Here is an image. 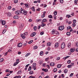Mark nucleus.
<instances>
[{
	"instance_id": "1",
	"label": "nucleus",
	"mask_w": 78,
	"mask_h": 78,
	"mask_svg": "<svg viewBox=\"0 0 78 78\" xmlns=\"http://www.w3.org/2000/svg\"><path fill=\"white\" fill-rule=\"evenodd\" d=\"M0 23H1L2 25H5L6 24V22L5 20H0Z\"/></svg>"
},
{
	"instance_id": "2",
	"label": "nucleus",
	"mask_w": 78,
	"mask_h": 78,
	"mask_svg": "<svg viewBox=\"0 0 78 78\" xmlns=\"http://www.w3.org/2000/svg\"><path fill=\"white\" fill-rule=\"evenodd\" d=\"M66 46V44L64 43H62V45H61V48L63 49V48H65V46Z\"/></svg>"
},
{
	"instance_id": "3",
	"label": "nucleus",
	"mask_w": 78,
	"mask_h": 78,
	"mask_svg": "<svg viewBox=\"0 0 78 78\" xmlns=\"http://www.w3.org/2000/svg\"><path fill=\"white\" fill-rule=\"evenodd\" d=\"M15 14L17 15L20 14V10H18L16 11L15 12Z\"/></svg>"
},
{
	"instance_id": "4",
	"label": "nucleus",
	"mask_w": 78,
	"mask_h": 78,
	"mask_svg": "<svg viewBox=\"0 0 78 78\" xmlns=\"http://www.w3.org/2000/svg\"><path fill=\"white\" fill-rule=\"evenodd\" d=\"M64 27L63 26H60L59 27V30H64Z\"/></svg>"
},
{
	"instance_id": "5",
	"label": "nucleus",
	"mask_w": 78,
	"mask_h": 78,
	"mask_svg": "<svg viewBox=\"0 0 78 78\" xmlns=\"http://www.w3.org/2000/svg\"><path fill=\"white\" fill-rule=\"evenodd\" d=\"M36 34V32H33L30 34V36L31 37H34Z\"/></svg>"
},
{
	"instance_id": "6",
	"label": "nucleus",
	"mask_w": 78,
	"mask_h": 78,
	"mask_svg": "<svg viewBox=\"0 0 78 78\" xmlns=\"http://www.w3.org/2000/svg\"><path fill=\"white\" fill-rule=\"evenodd\" d=\"M75 49L74 48H71L70 49V51L71 52H72V53H73V52L75 51Z\"/></svg>"
},
{
	"instance_id": "7",
	"label": "nucleus",
	"mask_w": 78,
	"mask_h": 78,
	"mask_svg": "<svg viewBox=\"0 0 78 78\" xmlns=\"http://www.w3.org/2000/svg\"><path fill=\"white\" fill-rule=\"evenodd\" d=\"M17 46L18 47H21L22 46V43H20L18 44Z\"/></svg>"
},
{
	"instance_id": "8",
	"label": "nucleus",
	"mask_w": 78,
	"mask_h": 78,
	"mask_svg": "<svg viewBox=\"0 0 78 78\" xmlns=\"http://www.w3.org/2000/svg\"><path fill=\"white\" fill-rule=\"evenodd\" d=\"M13 18L15 19H17L19 18V16L17 15H16L14 16Z\"/></svg>"
},
{
	"instance_id": "9",
	"label": "nucleus",
	"mask_w": 78,
	"mask_h": 78,
	"mask_svg": "<svg viewBox=\"0 0 78 78\" xmlns=\"http://www.w3.org/2000/svg\"><path fill=\"white\" fill-rule=\"evenodd\" d=\"M45 13H46V12L44 11L43 12V15H41V17L42 18H43L45 17Z\"/></svg>"
},
{
	"instance_id": "10",
	"label": "nucleus",
	"mask_w": 78,
	"mask_h": 78,
	"mask_svg": "<svg viewBox=\"0 0 78 78\" xmlns=\"http://www.w3.org/2000/svg\"><path fill=\"white\" fill-rule=\"evenodd\" d=\"M20 13H22V14L23 13V12H24V11H25V10L23 9L22 8H21L20 9Z\"/></svg>"
},
{
	"instance_id": "11",
	"label": "nucleus",
	"mask_w": 78,
	"mask_h": 78,
	"mask_svg": "<svg viewBox=\"0 0 78 78\" xmlns=\"http://www.w3.org/2000/svg\"><path fill=\"white\" fill-rule=\"evenodd\" d=\"M24 5L27 8H29L30 7V4H25Z\"/></svg>"
},
{
	"instance_id": "12",
	"label": "nucleus",
	"mask_w": 78,
	"mask_h": 78,
	"mask_svg": "<svg viewBox=\"0 0 78 78\" xmlns=\"http://www.w3.org/2000/svg\"><path fill=\"white\" fill-rule=\"evenodd\" d=\"M43 63V61L42 60H40L39 61V64H40V65H42V63Z\"/></svg>"
},
{
	"instance_id": "13",
	"label": "nucleus",
	"mask_w": 78,
	"mask_h": 78,
	"mask_svg": "<svg viewBox=\"0 0 78 78\" xmlns=\"http://www.w3.org/2000/svg\"><path fill=\"white\" fill-rule=\"evenodd\" d=\"M58 45H59V43H57L55 44V48H57V47H58Z\"/></svg>"
},
{
	"instance_id": "14",
	"label": "nucleus",
	"mask_w": 78,
	"mask_h": 78,
	"mask_svg": "<svg viewBox=\"0 0 78 78\" xmlns=\"http://www.w3.org/2000/svg\"><path fill=\"white\" fill-rule=\"evenodd\" d=\"M36 66V63H34L33 64L32 67L34 68Z\"/></svg>"
},
{
	"instance_id": "15",
	"label": "nucleus",
	"mask_w": 78,
	"mask_h": 78,
	"mask_svg": "<svg viewBox=\"0 0 78 78\" xmlns=\"http://www.w3.org/2000/svg\"><path fill=\"white\" fill-rule=\"evenodd\" d=\"M50 66H54L55 65V63L53 62H51L50 64Z\"/></svg>"
},
{
	"instance_id": "16",
	"label": "nucleus",
	"mask_w": 78,
	"mask_h": 78,
	"mask_svg": "<svg viewBox=\"0 0 78 78\" xmlns=\"http://www.w3.org/2000/svg\"><path fill=\"white\" fill-rule=\"evenodd\" d=\"M42 70H43V71H44V72H47V71H48V69H45L43 68L42 69Z\"/></svg>"
},
{
	"instance_id": "17",
	"label": "nucleus",
	"mask_w": 78,
	"mask_h": 78,
	"mask_svg": "<svg viewBox=\"0 0 78 78\" xmlns=\"http://www.w3.org/2000/svg\"><path fill=\"white\" fill-rule=\"evenodd\" d=\"M7 16H9V17H10L11 16V13L10 12H8L7 13Z\"/></svg>"
},
{
	"instance_id": "18",
	"label": "nucleus",
	"mask_w": 78,
	"mask_h": 78,
	"mask_svg": "<svg viewBox=\"0 0 78 78\" xmlns=\"http://www.w3.org/2000/svg\"><path fill=\"white\" fill-rule=\"evenodd\" d=\"M47 46H48V47H49V46H51V43L50 42L48 43H47Z\"/></svg>"
},
{
	"instance_id": "19",
	"label": "nucleus",
	"mask_w": 78,
	"mask_h": 78,
	"mask_svg": "<svg viewBox=\"0 0 78 78\" xmlns=\"http://www.w3.org/2000/svg\"><path fill=\"white\" fill-rule=\"evenodd\" d=\"M27 12H27V11L24 10L23 14H24V15H26V14H27Z\"/></svg>"
},
{
	"instance_id": "20",
	"label": "nucleus",
	"mask_w": 78,
	"mask_h": 78,
	"mask_svg": "<svg viewBox=\"0 0 78 78\" xmlns=\"http://www.w3.org/2000/svg\"><path fill=\"white\" fill-rule=\"evenodd\" d=\"M62 66V65H61V64H59L57 66V68H60V67H61Z\"/></svg>"
},
{
	"instance_id": "21",
	"label": "nucleus",
	"mask_w": 78,
	"mask_h": 78,
	"mask_svg": "<svg viewBox=\"0 0 78 78\" xmlns=\"http://www.w3.org/2000/svg\"><path fill=\"white\" fill-rule=\"evenodd\" d=\"M31 54L30 53H27L25 55L26 57H27L28 56H29V55H30Z\"/></svg>"
},
{
	"instance_id": "22",
	"label": "nucleus",
	"mask_w": 78,
	"mask_h": 78,
	"mask_svg": "<svg viewBox=\"0 0 78 78\" xmlns=\"http://www.w3.org/2000/svg\"><path fill=\"white\" fill-rule=\"evenodd\" d=\"M4 61V59L3 58H2L0 59V62H3Z\"/></svg>"
},
{
	"instance_id": "23",
	"label": "nucleus",
	"mask_w": 78,
	"mask_h": 78,
	"mask_svg": "<svg viewBox=\"0 0 78 78\" xmlns=\"http://www.w3.org/2000/svg\"><path fill=\"white\" fill-rule=\"evenodd\" d=\"M70 45H71V44L70 43H69L67 44L68 47L69 48H70Z\"/></svg>"
},
{
	"instance_id": "24",
	"label": "nucleus",
	"mask_w": 78,
	"mask_h": 78,
	"mask_svg": "<svg viewBox=\"0 0 78 78\" xmlns=\"http://www.w3.org/2000/svg\"><path fill=\"white\" fill-rule=\"evenodd\" d=\"M55 34H57V35H58V34H59V33H58V32L57 31H55Z\"/></svg>"
},
{
	"instance_id": "25",
	"label": "nucleus",
	"mask_w": 78,
	"mask_h": 78,
	"mask_svg": "<svg viewBox=\"0 0 78 78\" xmlns=\"http://www.w3.org/2000/svg\"><path fill=\"white\" fill-rule=\"evenodd\" d=\"M48 17L49 18H50V19H52L53 18V16H52L51 15H49L48 16Z\"/></svg>"
},
{
	"instance_id": "26",
	"label": "nucleus",
	"mask_w": 78,
	"mask_h": 78,
	"mask_svg": "<svg viewBox=\"0 0 78 78\" xmlns=\"http://www.w3.org/2000/svg\"><path fill=\"white\" fill-rule=\"evenodd\" d=\"M64 72H65V73H67V69H65L64 70Z\"/></svg>"
},
{
	"instance_id": "27",
	"label": "nucleus",
	"mask_w": 78,
	"mask_h": 78,
	"mask_svg": "<svg viewBox=\"0 0 78 78\" xmlns=\"http://www.w3.org/2000/svg\"><path fill=\"white\" fill-rule=\"evenodd\" d=\"M42 21L44 22H47V20L45 19H44L42 20Z\"/></svg>"
},
{
	"instance_id": "28",
	"label": "nucleus",
	"mask_w": 78,
	"mask_h": 78,
	"mask_svg": "<svg viewBox=\"0 0 78 78\" xmlns=\"http://www.w3.org/2000/svg\"><path fill=\"white\" fill-rule=\"evenodd\" d=\"M49 57H48V58H46L45 59V61H48L49 60Z\"/></svg>"
},
{
	"instance_id": "29",
	"label": "nucleus",
	"mask_w": 78,
	"mask_h": 78,
	"mask_svg": "<svg viewBox=\"0 0 78 78\" xmlns=\"http://www.w3.org/2000/svg\"><path fill=\"white\" fill-rule=\"evenodd\" d=\"M46 25V24H45L42 23L41 24V27H45V26Z\"/></svg>"
},
{
	"instance_id": "30",
	"label": "nucleus",
	"mask_w": 78,
	"mask_h": 78,
	"mask_svg": "<svg viewBox=\"0 0 78 78\" xmlns=\"http://www.w3.org/2000/svg\"><path fill=\"white\" fill-rule=\"evenodd\" d=\"M21 36L22 37V38H23V39H25V36H23V34H22L21 35Z\"/></svg>"
},
{
	"instance_id": "31",
	"label": "nucleus",
	"mask_w": 78,
	"mask_h": 78,
	"mask_svg": "<svg viewBox=\"0 0 78 78\" xmlns=\"http://www.w3.org/2000/svg\"><path fill=\"white\" fill-rule=\"evenodd\" d=\"M31 9H32V10L33 11H35V9L34 8V7H32L31 8Z\"/></svg>"
},
{
	"instance_id": "32",
	"label": "nucleus",
	"mask_w": 78,
	"mask_h": 78,
	"mask_svg": "<svg viewBox=\"0 0 78 78\" xmlns=\"http://www.w3.org/2000/svg\"><path fill=\"white\" fill-rule=\"evenodd\" d=\"M66 34L67 36H70V33L69 32H68Z\"/></svg>"
},
{
	"instance_id": "33",
	"label": "nucleus",
	"mask_w": 78,
	"mask_h": 78,
	"mask_svg": "<svg viewBox=\"0 0 78 78\" xmlns=\"http://www.w3.org/2000/svg\"><path fill=\"white\" fill-rule=\"evenodd\" d=\"M53 71L54 72H56L57 71V68H55L54 69Z\"/></svg>"
},
{
	"instance_id": "34",
	"label": "nucleus",
	"mask_w": 78,
	"mask_h": 78,
	"mask_svg": "<svg viewBox=\"0 0 78 78\" xmlns=\"http://www.w3.org/2000/svg\"><path fill=\"white\" fill-rule=\"evenodd\" d=\"M17 64H18V63L16 62L14 64L13 66H16V65H17Z\"/></svg>"
},
{
	"instance_id": "35",
	"label": "nucleus",
	"mask_w": 78,
	"mask_h": 78,
	"mask_svg": "<svg viewBox=\"0 0 78 78\" xmlns=\"http://www.w3.org/2000/svg\"><path fill=\"white\" fill-rule=\"evenodd\" d=\"M43 51H41L40 52V55H41V56H42V55H43Z\"/></svg>"
},
{
	"instance_id": "36",
	"label": "nucleus",
	"mask_w": 78,
	"mask_h": 78,
	"mask_svg": "<svg viewBox=\"0 0 78 78\" xmlns=\"http://www.w3.org/2000/svg\"><path fill=\"white\" fill-rule=\"evenodd\" d=\"M42 20L41 19H39V20H37L36 21L37 22H41Z\"/></svg>"
},
{
	"instance_id": "37",
	"label": "nucleus",
	"mask_w": 78,
	"mask_h": 78,
	"mask_svg": "<svg viewBox=\"0 0 78 78\" xmlns=\"http://www.w3.org/2000/svg\"><path fill=\"white\" fill-rule=\"evenodd\" d=\"M51 33L52 34H54L55 33V32L54 30H52V32H51Z\"/></svg>"
},
{
	"instance_id": "38",
	"label": "nucleus",
	"mask_w": 78,
	"mask_h": 78,
	"mask_svg": "<svg viewBox=\"0 0 78 78\" xmlns=\"http://www.w3.org/2000/svg\"><path fill=\"white\" fill-rule=\"evenodd\" d=\"M16 62L18 64H19V59H16Z\"/></svg>"
},
{
	"instance_id": "39",
	"label": "nucleus",
	"mask_w": 78,
	"mask_h": 78,
	"mask_svg": "<svg viewBox=\"0 0 78 78\" xmlns=\"http://www.w3.org/2000/svg\"><path fill=\"white\" fill-rule=\"evenodd\" d=\"M44 33V32H41L40 33V34L41 35H43Z\"/></svg>"
},
{
	"instance_id": "40",
	"label": "nucleus",
	"mask_w": 78,
	"mask_h": 78,
	"mask_svg": "<svg viewBox=\"0 0 78 78\" xmlns=\"http://www.w3.org/2000/svg\"><path fill=\"white\" fill-rule=\"evenodd\" d=\"M33 71H30V74H31V75H32V74H33Z\"/></svg>"
},
{
	"instance_id": "41",
	"label": "nucleus",
	"mask_w": 78,
	"mask_h": 78,
	"mask_svg": "<svg viewBox=\"0 0 78 78\" xmlns=\"http://www.w3.org/2000/svg\"><path fill=\"white\" fill-rule=\"evenodd\" d=\"M46 66H47V67L48 68V69H49L50 68V66H49V65H46Z\"/></svg>"
},
{
	"instance_id": "42",
	"label": "nucleus",
	"mask_w": 78,
	"mask_h": 78,
	"mask_svg": "<svg viewBox=\"0 0 78 78\" xmlns=\"http://www.w3.org/2000/svg\"><path fill=\"white\" fill-rule=\"evenodd\" d=\"M6 31V30L4 29V30H3V32H2V33H3V34L5 33Z\"/></svg>"
},
{
	"instance_id": "43",
	"label": "nucleus",
	"mask_w": 78,
	"mask_h": 78,
	"mask_svg": "<svg viewBox=\"0 0 78 78\" xmlns=\"http://www.w3.org/2000/svg\"><path fill=\"white\" fill-rule=\"evenodd\" d=\"M31 70V67L30 66L28 69V70L30 71Z\"/></svg>"
},
{
	"instance_id": "44",
	"label": "nucleus",
	"mask_w": 78,
	"mask_h": 78,
	"mask_svg": "<svg viewBox=\"0 0 78 78\" xmlns=\"http://www.w3.org/2000/svg\"><path fill=\"white\" fill-rule=\"evenodd\" d=\"M37 28V27H36V26L34 27V30H35V31H36V30Z\"/></svg>"
},
{
	"instance_id": "45",
	"label": "nucleus",
	"mask_w": 78,
	"mask_h": 78,
	"mask_svg": "<svg viewBox=\"0 0 78 78\" xmlns=\"http://www.w3.org/2000/svg\"><path fill=\"white\" fill-rule=\"evenodd\" d=\"M70 62H71V61L70 60H69L67 61L68 64H70Z\"/></svg>"
},
{
	"instance_id": "46",
	"label": "nucleus",
	"mask_w": 78,
	"mask_h": 78,
	"mask_svg": "<svg viewBox=\"0 0 78 78\" xmlns=\"http://www.w3.org/2000/svg\"><path fill=\"white\" fill-rule=\"evenodd\" d=\"M8 9H11V6H9L8 7Z\"/></svg>"
},
{
	"instance_id": "47",
	"label": "nucleus",
	"mask_w": 78,
	"mask_h": 78,
	"mask_svg": "<svg viewBox=\"0 0 78 78\" xmlns=\"http://www.w3.org/2000/svg\"><path fill=\"white\" fill-rule=\"evenodd\" d=\"M54 15H56L57 14V12L56 11L54 12Z\"/></svg>"
},
{
	"instance_id": "48",
	"label": "nucleus",
	"mask_w": 78,
	"mask_h": 78,
	"mask_svg": "<svg viewBox=\"0 0 78 78\" xmlns=\"http://www.w3.org/2000/svg\"><path fill=\"white\" fill-rule=\"evenodd\" d=\"M18 1L17 0H15L14 1V3H17Z\"/></svg>"
},
{
	"instance_id": "49",
	"label": "nucleus",
	"mask_w": 78,
	"mask_h": 78,
	"mask_svg": "<svg viewBox=\"0 0 78 78\" xmlns=\"http://www.w3.org/2000/svg\"><path fill=\"white\" fill-rule=\"evenodd\" d=\"M59 1L61 3H63V0H59Z\"/></svg>"
},
{
	"instance_id": "50",
	"label": "nucleus",
	"mask_w": 78,
	"mask_h": 78,
	"mask_svg": "<svg viewBox=\"0 0 78 78\" xmlns=\"http://www.w3.org/2000/svg\"><path fill=\"white\" fill-rule=\"evenodd\" d=\"M21 73V71H19L17 73V74H20Z\"/></svg>"
},
{
	"instance_id": "51",
	"label": "nucleus",
	"mask_w": 78,
	"mask_h": 78,
	"mask_svg": "<svg viewBox=\"0 0 78 78\" xmlns=\"http://www.w3.org/2000/svg\"><path fill=\"white\" fill-rule=\"evenodd\" d=\"M71 28V27L70 26H69L67 27V30H69V29H70Z\"/></svg>"
},
{
	"instance_id": "52",
	"label": "nucleus",
	"mask_w": 78,
	"mask_h": 78,
	"mask_svg": "<svg viewBox=\"0 0 78 78\" xmlns=\"http://www.w3.org/2000/svg\"><path fill=\"white\" fill-rule=\"evenodd\" d=\"M77 1H78V0H75L74 1V2L76 4H76H77Z\"/></svg>"
},
{
	"instance_id": "53",
	"label": "nucleus",
	"mask_w": 78,
	"mask_h": 78,
	"mask_svg": "<svg viewBox=\"0 0 78 78\" xmlns=\"http://www.w3.org/2000/svg\"><path fill=\"white\" fill-rule=\"evenodd\" d=\"M73 27H75V26H76V24L74 23L73 24Z\"/></svg>"
},
{
	"instance_id": "54",
	"label": "nucleus",
	"mask_w": 78,
	"mask_h": 78,
	"mask_svg": "<svg viewBox=\"0 0 78 78\" xmlns=\"http://www.w3.org/2000/svg\"><path fill=\"white\" fill-rule=\"evenodd\" d=\"M76 20H73V22L74 23H76Z\"/></svg>"
},
{
	"instance_id": "55",
	"label": "nucleus",
	"mask_w": 78,
	"mask_h": 78,
	"mask_svg": "<svg viewBox=\"0 0 78 78\" xmlns=\"http://www.w3.org/2000/svg\"><path fill=\"white\" fill-rule=\"evenodd\" d=\"M73 75V73H71L70 75V76L72 77V76Z\"/></svg>"
},
{
	"instance_id": "56",
	"label": "nucleus",
	"mask_w": 78,
	"mask_h": 78,
	"mask_svg": "<svg viewBox=\"0 0 78 78\" xmlns=\"http://www.w3.org/2000/svg\"><path fill=\"white\" fill-rule=\"evenodd\" d=\"M54 19H55V20H56V16L55 15L54 16Z\"/></svg>"
},
{
	"instance_id": "57",
	"label": "nucleus",
	"mask_w": 78,
	"mask_h": 78,
	"mask_svg": "<svg viewBox=\"0 0 78 78\" xmlns=\"http://www.w3.org/2000/svg\"><path fill=\"white\" fill-rule=\"evenodd\" d=\"M6 72H9V69H6L5 70Z\"/></svg>"
},
{
	"instance_id": "58",
	"label": "nucleus",
	"mask_w": 78,
	"mask_h": 78,
	"mask_svg": "<svg viewBox=\"0 0 78 78\" xmlns=\"http://www.w3.org/2000/svg\"><path fill=\"white\" fill-rule=\"evenodd\" d=\"M59 59H60V57H58L57 58V60L58 61L59 60Z\"/></svg>"
},
{
	"instance_id": "59",
	"label": "nucleus",
	"mask_w": 78,
	"mask_h": 78,
	"mask_svg": "<svg viewBox=\"0 0 78 78\" xmlns=\"http://www.w3.org/2000/svg\"><path fill=\"white\" fill-rule=\"evenodd\" d=\"M72 67V65H69L68 66V68H70V67Z\"/></svg>"
},
{
	"instance_id": "60",
	"label": "nucleus",
	"mask_w": 78,
	"mask_h": 78,
	"mask_svg": "<svg viewBox=\"0 0 78 78\" xmlns=\"http://www.w3.org/2000/svg\"><path fill=\"white\" fill-rule=\"evenodd\" d=\"M8 52H6L5 54V56H6L7 55H8Z\"/></svg>"
},
{
	"instance_id": "61",
	"label": "nucleus",
	"mask_w": 78,
	"mask_h": 78,
	"mask_svg": "<svg viewBox=\"0 0 78 78\" xmlns=\"http://www.w3.org/2000/svg\"><path fill=\"white\" fill-rule=\"evenodd\" d=\"M66 16H68V18H69V17H70V15H67Z\"/></svg>"
},
{
	"instance_id": "62",
	"label": "nucleus",
	"mask_w": 78,
	"mask_h": 78,
	"mask_svg": "<svg viewBox=\"0 0 78 78\" xmlns=\"http://www.w3.org/2000/svg\"><path fill=\"white\" fill-rule=\"evenodd\" d=\"M17 78H21V76H17Z\"/></svg>"
},
{
	"instance_id": "63",
	"label": "nucleus",
	"mask_w": 78,
	"mask_h": 78,
	"mask_svg": "<svg viewBox=\"0 0 78 78\" xmlns=\"http://www.w3.org/2000/svg\"><path fill=\"white\" fill-rule=\"evenodd\" d=\"M61 76H62V78H64V74H62L61 75Z\"/></svg>"
},
{
	"instance_id": "64",
	"label": "nucleus",
	"mask_w": 78,
	"mask_h": 78,
	"mask_svg": "<svg viewBox=\"0 0 78 78\" xmlns=\"http://www.w3.org/2000/svg\"><path fill=\"white\" fill-rule=\"evenodd\" d=\"M29 22H32V20L31 19H30L29 20Z\"/></svg>"
}]
</instances>
